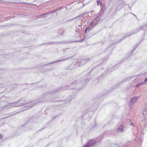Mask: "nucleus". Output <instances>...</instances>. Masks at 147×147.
<instances>
[{"instance_id": "7ed1b4c3", "label": "nucleus", "mask_w": 147, "mask_h": 147, "mask_svg": "<svg viewBox=\"0 0 147 147\" xmlns=\"http://www.w3.org/2000/svg\"><path fill=\"white\" fill-rule=\"evenodd\" d=\"M122 130H123V129H119V131H120V132L122 131Z\"/></svg>"}, {"instance_id": "f257e3e1", "label": "nucleus", "mask_w": 147, "mask_h": 147, "mask_svg": "<svg viewBox=\"0 0 147 147\" xmlns=\"http://www.w3.org/2000/svg\"><path fill=\"white\" fill-rule=\"evenodd\" d=\"M95 144V142L94 140H91L89 141L84 146V147H89Z\"/></svg>"}, {"instance_id": "f03ea898", "label": "nucleus", "mask_w": 147, "mask_h": 147, "mask_svg": "<svg viewBox=\"0 0 147 147\" xmlns=\"http://www.w3.org/2000/svg\"><path fill=\"white\" fill-rule=\"evenodd\" d=\"M97 5H101L102 4L100 0H97Z\"/></svg>"}, {"instance_id": "39448f33", "label": "nucleus", "mask_w": 147, "mask_h": 147, "mask_svg": "<svg viewBox=\"0 0 147 147\" xmlns=\"http://www.w3.org/2000/svg\"><path fill=\"white\" fill-rule=\"evenodd\" d=\"M145 82H147V78L145 79V80L144 81Z\"/></svg>"}, {"instance_id": "423d86ee", "label": "nucleus", "mask_w": 147, "mask_h": 147, "mask_svg": "<svg viewBox=\"0 0 147 147\" xmlns=\"http://www.w3.org/2000/svg\"><path fill=\"white\" fill-rule=\"evenodd\" d=\"M2 137V135L1 134H0V138H1Z\"/></svg>"}, {"instance_id": "20e7f679", "label": "nucleus", "mask_w": 147, "mask_h": 147, "mask_svg": "<svg viewBox=\"0 0 147 147\" xmlns=\"http://www.w3.org/2000/svg\"><path fill=\"white\" fill-rule=\"evenodd\" d=\"M87 30H88V28H86V29H85V32L86 33V32H87Z\"/></svg>"}, {"instance_id": "0eeeda50", "label": "nucleus", "mask_w": 147, "mask_h": 147, "mask_svg": "<svg viewBox=\"0 0 147 147\" xmlns=\"http://www.w3.org/2000/svg\"><path fill=\"white\" fill-rule=\"evenodd\" d=\"M135 98V97L132 98L131 99L132 100H133V99H134Z\"/></svg>"}]
</instances>
